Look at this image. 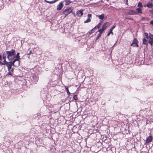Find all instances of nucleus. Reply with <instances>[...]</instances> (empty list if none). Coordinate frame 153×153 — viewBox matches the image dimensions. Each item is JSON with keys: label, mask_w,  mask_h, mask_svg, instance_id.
Masks as SVG:
<instances>
[{"label": "nucleus", "mask_w": 153, "mask_h": 153, "mask_svg": "<svg viewBox=\"0 0 153 153\" xmlns=\"http://www.w3.org/2000/svg\"><path fill=\"white\" fill-rule=\"evenodd\" d=\"M143 44L148 45V43L151 46L153 44V35L151 33L148 34L147 33H145L143 34Z\"/></svg>", "instance_id": "f257e3e1"}, {"label": "nucleus", "mask_w": 153, "mask_h": 153, "mask_svg": "<svg viewBox=\"0 0 153 153\" xmlns=\"http://www.w3.org/2000/svg\"><path fill=\"white\" fill-rule=\"evenodd\" d=\"M7 55V58L9 61L12 62L16 57L15 51L14 49H12L11 50L6 51Z\"/></svg>", "instance_id": "f03ea898"}, {"label": "nucleus", "mask_w": 153, "mask_h": 153, "mask_svg": "<svg viewBox=\"0 0 153 153\" xmlns=\"http://www.w3.org/2000/svg\"><path fill=\"white\" fill-rule=\"evenodd\" d=\"M73 10V8L71 7H67L66 9H65L63 11V14L65 15V17H66L69 14L71 13L72 12Z\"/></svg>", "instance_id": "7ed1b4c3"}, {"label": "nucleus", "mask_w": 153, "mask_h": 153, "mask_svg": "<svg viewBox=\"0 0 153 153\" xmlns=\"http://www.w3.org/2000/svg\"><path fill=\"white\" fill-rule=\"evenodd\" d=\"M13 65L15 67H18L20 65L19 59H15L12 62Z\"/></svg>", "instance_id": "20e7f679"}, {"label": "nucleus", "mask_w": 153, "mask_h": 153, "mask_svg": "<svg viewBox=\"0 0 153 153\" xmlns=\"http://www.w3.org/2000/svg\"><path fill=\"white\" fill-rule=\"evenodd\" d=\"M138 42L136 38H134L132 43L131 44V46L133 47H138Z\"/></svg>", "instance_id": "39448f33"}, {"label": "nucleus", "mask_w": 153, "mask_h": 153, "mask_svg": "<svg viewBox=\"0 0 153 153\" xmlns=\"http://www.w3.org/2000/svg\"><path fill=\"white\" fill-rule=\"evenodd\" d=\"M33 82L35 83H36L39 79V77L38 76V75L37 74H34L33 76Z\"/></svg>", "instance_id": "423d86ee"}, {"label": "nucleus", "mask_w": 153, "mask_h": 153, "mask_svg": "<svg viewBox=\"0 0 153 153\" xmlns=\"http://www.w3.org/2000/svg\"><path fill=\"white\" fill-rule=\"evenodd\" d=\"M64 4H63V2H61L58 4L57 7V10H60L62 9V7H63Z\"/></svg>", "instance_id": "0eeeda50"}, {"label": "nucleus", "mask_w": 153, "mask_h": 153, "mask_svg": "<svg viewBox=\"0 0 153 153\" xmlns=\"http://www.w3.org/2000/svg\"><path fill=\"white\" fill-rule=\"evenodd\" d=\"M83 10H78L76 13V15L78 16L81 17L82 16L83 14Z\"/></svg>", "instance_id": "6e6552de"}, {"label": "nucleus", "mask_w": 153, "mask_h": 153, "mask_svg": "<svg viewBox=\"0 0 153 153\" xmlns=\"http://www.w3.org/2000/svg\"><path fill=\"white\" fill-rule=\"evenodd\" d=\"M128 14L129 15H137V12L133 10H130L129 11Z\"/></svg>", "instance_id": "1a4fd4ad"}, {"label": "nucleus", "mask_w": 153, "mask_h": 153, "mask_svg": "<svg viewBox=\"0 0 153 153\" xmlns=\"http://www.w3.org/2000/svg\"><path fill=\"white\" fill-rule=\"evenodd\" d=\"M146 7L149 8L153 7V4L152 2H149L146 4Z\"/></svg>", "instance_id": "9d476101"}, {"label": "nucleus", "mask_w": 153, "mask_h": 153, "mask_svg": "<svg viewBox=\"0 0 153 153\" xmlns=\"http://www.w3.org/2000/svg\"><path fill=\"white\" fill-rule=\"evenodd\" d=\"M109 25V23L108 22H106L104 23L102 26V28L103 30L105 29L107 27H108Z\"/></svg>", "instance_id": "9b49d317"}, {"label": "nucleus", "mask_w": 153, "mask_h": 153, "mask_svg": "<svg viewBox=\"0 0 153 153\" xmlns=\"http://www.w3.org/2000/svg\"><path fill=\"white\" fill-rule=\"evenodd\" d=\"M152 140V137L151 136H150L146 140V143H149L151 142Z\"/></svg>", "instance_id": "f8f14e48"}, {"label": "nucleus", "mask_w": 153, "mask_h": 153, "mask_svg": "<svg viewBox=\"0 0 153 153\" xmlns=\"http://www.w3.org/2000/svg\"><path fill=\"white\" fill-rule=\"evenodd\" d=\"M96 16L99 19L103 20L104 18V15L103 14L100 15H96Z\"/></svg>", "instance_id": "ddd939ff"}, {"label": "nucleus", "mask_w": 153, "mask_h": 153, "mask_svg": "<svg viewBox=\"0 0 153 153\" xmlns=\"http://www.w3.org/2000/svg\"><path fill=\"white\" fill-rule=\"evenodd\" d=\"M136 12L137 13V14L140 13L142 14V8H138L136 9Z\"/></svg>", "instance_id": "4468645a"}, {"label": "nucleus", "mask_w": 153, "mask_h": 153, "mask_svg": "<svg viewBox=\"0 0 153 153\" xmlns=\"http://www.w3.org/2000/svg\"><path fill=\"white\" fill-rule=\"evenodd\" d=\"M65 88L66 91H67L68 95L69 96H70L71 94L69 91L68 87L67 86H65Z\"/></svg>", "instance_id": "2eb2a0df"}, {"label": "nucleus", "mask_w": 153, "mask_h": 153, "mask_svg": "<svg viewBox=\"0 0 153 153\" xmlns=\"http://www.w3.org/2000/svg\"><path fill=\"white\" fill-rule=\"evenodd\" d=\"M65 4L66 5H69L71 3V1L70 0H65Z\"/></svg>", "instance_id": "dca6fc26"}, {"label": "nucleus", "mask_w": 153, "mask_h": 153, "mask_svg": "<svg viewBox=\"0 0 153 153\" xmlns=\"http://www.w3.org/2000/svg\"><path fill=\"white\" fill-rule=\"evenodd\" d=\"M19 53H17L16 54V57L15 59H19L20 56H19Z\"/></svg>", "instance_id": "f3484780"}, {"label": "nucleus", "mask_w": 153, "mask_h": 153, "mask_svg": "<svg viewBox=\"0 0 153 153\" xmlns=\"http://www.w3.org/2000/svg\"><path fill=\"white\" fill-rule=\"evenodd\" d=\"M137 6L139 7V8H142L143 7L142 4L140 2L138 3Z\"/></svg>", "instance_id": "a211bd4d"}, {"label": "nucleus", "mask_w": 153, "mask_h": 153, "mask_svg": "<svg viewBox=\"0 0 153 153\" xmlns=\"http://www.w3.org/2000/svg\"><path fill=\"white\" fill-rule=\"evenodd\" d=\"M150 119H148V120L150 122H153V117L152 116L150 117Z\"/></svg>", "instance_id": "6ab92c4d"}, {"label": "nucleus", "mask_w": 153, "mask_h": 153, "mask_svg": "<svg viewBox=\"0 0 153 153\" xmlns=\"http://www.w3.org/2000/svg\"><path fill=\"white\" fill-rule=\"evenodd\" d=\"M6 53H4L2 55L3 58L4 60H6Z\"/></svg>", "instance_id": "aec40b11"}, {"label": "nucleus", "mask_w": 153, "mask_h": 153, "mask_svg": "<svg viewBox=\"0 0 153 153\" xmlns=\"http://www.w3.org/2000/svg\"><path fill=\"white\" fill-rule=\"evenodd\" d=\"M101 25V23H99L98 25H97L94 27V28H99V27H100Z\"/></svg>", "instance_id": "412c9836"}, {"label": "nucleus", "mask_w": 153, "mask_h": 153, "mask_svg": "<svg viewBox=\"0 0 153 153\" xmlns=\"http://www.w3.org/2000/svg\"><path fill=\"white\" fill-rule=\"evenodd\" d=\"M12 65L13 64L12 62H8V63L7 65V67H8L12 66Z\"/></svg>", "instance_id": "4be33fe9"}, {"label": "nucleus", "mask_w": 153, "mask_h": 153, "mask_svg": "<svg viewBox=\"0 0 153 153\" xmlns=\"http://www.w3.org/2000/svg\"><path fill=\"white\" fill-rule=\"evenodd\" d=\"M91 20L90 19L88 18L87 20H86L85 21H84V23H85L89 22H91Z\"/></svg>", "instance_id": "5701e85b"}, {"label": "nucleus", "mask_w": 153, "mask_h": 153, "mask_svg": "<svg viewBox=\"0 0 153 153\" xmlns=\"http://www.w3.org/2000/svg\"><path fill=\"white\" fill-rule=\"evenodd\" d=\"M11 67L12 66L8 67H7L8 70V71H10V70H11V71L12 72H13V69L12 68L11 69Z\"/></svg>", "instance_id": "b1692460"}, {"label": "nucleus", "mask_w": 153, "mask_h": 153, "mask_svg": "<svg viewBox=\"0 0 153 153\" xmlns=\"http://www.w3.org/2000/svg\"><path fill=\"white\" fill-rule=\"evenodd\" d=\"M104 30H103L102 28L99 30L98 31L100 32L99 33H101V34Z\"/></svg>", "instance_id": "393cba45"}, {"label": "nucleus", "mask_w": 153, "mask_h": 153, "mask_svg": "<svg viewBox=\"0 0 153 153\" xmlns=\"http://www.w3.org/2000/svg\"><path fill=\"white\" fill-rule=\"evenodd\" d=\"M3 65H7V64L8 63V62H7L6 61V60H4L3 61Z\"/></svg>", "instance_id": "a878e982"}, {"label": "nucleus", "mask_w": 153, "mask_h": 153, "mask_svg": "<svg viewBox=\"0 0 153 153\" xmlns=\"http://www.w3.org/2000/svg\"><path fill=\"white\" fill-rule=\"evenodd\" d=\"M74 99L75 100H77L78 98L77 97V96L76 95H74L73 97Z\"/></svg>", "instance_id": "bb28decb"}, {"label": "nucleus", "mask_w": 153, "mask_h": 153, "mask_svg": "<svg viewBox=\"0 0 153 153\" xmlns=\"http://www.w3.org/2000/svg\"><path fill=\"white\" fill-rule=\"evenodd\" d=\"M91 17V14H88V18L90 19Z\"/></svg>", "instance_id": "cd10ccee"}, {"label": "nucleus", "mask_w": 153, "mask_h": 153, "mask_svg": "<svg viewBox=\"0 0 153 153\" xmlns=\"http://www.w3.org/2000/svg\"><path fill=\"white\" fill-rule=\"evenodd\" d=\"M101 36V33H99L97 36V38H96V39L97 40L99 38V37Z\"/></svg>", "instance_id": "c85d7f7f"}, {"label": "nucleus", "mask_w": 153, "mask_h": 153, "mask_svg": "<svg viewBox=\"0 0 153 153\" xmlns=\"http://www.w3.org/2000/svg\"><path fill=\"white\" fill-rule=\"evenodd\" d=\"M32 53L31 51H28V52L27 53V54L28 55Z\"/></svg>", "instance_id": "c756f323"}, {"label": "nucleus", "mask_w": 153, "mask_h": 153, "mask_svg": "<svg viewBox=\"0 0 153 153\" xmlns=\"http://www.w3.org/2000/svg\"><path fill=\"white\" fill-rule=\"evenodd\" d=\"M7 74L9 75H12V74L11 73L10 71H9V72H8Z\"/></svg>", "instance_id": "7c9ffc66"}, {"label": "nucleus", "mask_w": 153, "mask_h": 153, "mask_svg": "<svg viewBox=\"0 0 153 153\" xmlns=\"http://www.w3.org/2000/svg\"><path fill=\"white\" fill-rule=\"evenodd\" d=\"M113 29H112V28H111L110 30V32L112 34V35L113 34V33L112 32V30Z\"/></svg>", "instance_id": "2f4dec72"}, {"label": "nucleus", "mask_w": 153, "mask_h": 153, "mask_svg": "<svg viewBox=\"0 0 153 153\" xmlns=\"http://www.w3.org/2000/svg\"><path fill=\"white\" fill-rule=\"evenodd\" d=\"M150 23L152 25H153V20L151 21L150 22Z\"/></svg>", "instance_id": "473e14b6"}, {"label": "nucleus", "mask_w": 153, "mask_h": 153, "mask_svg": "<svg viewBox=\"0 0 153 153\" xmlns=\"http://www.w3.org/2000/svg\"><path fill=\"white\" fill-rule=\"evenodd\" d=\"M150 12L153 15V10H150Z\"/></svg>", "instance_id": "72a5a7b5"}, {"label": "nucleus", "mask_w": 153, "mask_h": 153, "mask_svg": "<svg viewBox=\"0 0 153 153\" xmlns=\"http://www.w3.org/2000/svg\"><path fill=\"white\" fill-rule=\"evenodd\" d=\"M110 33H110V31L108 33V34H107V36H109L110 35Z\"/></svg>", "instance_id": "f704fd0d"}, {"label": "nucleus", "mask_w": 153, "mask_h": 153, "mask_svg": "<svg viewBox=\"0 0 153 153\" xmlns=\"http://www.w3.org/2000/svg\"><path fill=\"white\" fill-rule=\"evenodd\" d=\"M3 65V63L0 62V65L2 66Z\"/></svg>", "instance_id": "c9c22d12"}, {"label": "nucleus", "mask_w": 153, "mask_h": 153, "mask_svg": "<svg viewBox=\"0 0 153 153\" xmlns=\"http://www.w3.org/2000/svg\"><path fill=\"white\" fill-rule=\"evenodd\" d=\"M145 19H146V18L143 17H142L141 18L142 20H145Z\"/></svg>", "instance_id": "e433bc0d"}, {"label": "nucleus", "mask_w": 153, "mask_h": 153, "mask_svg": "<svg viewBox=\"0 0 153 153\" xmlns=\"http://www.w3.org/2000/svg\"><path fill=\"white\" fill-rule=\"evenodd\" d=\"M2 60V56L0 54V60Z\"/></svg>", "instance_id": "4c0bfd02"}, {"label": "nucleus", "mask_w": 153, "mask_h": 153, "mask_svg": "<svg viewBox=\"0 0 153 153\" xmlns=\"http://www.w3.org/2000/svg\"><path fill=\"white\" fill-rule=\"evenodd\" d=\"M115 27V25H114L112 27V29H114Z\"/></svg>", "instance_id": "58836bf2"}, {"label": "nucleus", "mask_w": 153, "mask_h": 153, "mask_svg": "<svg viewBox=\"0 0 153 153\" xmlns=\"http://www.w3.org/2000/svg\"><path fill=\"white\" fill-rule=\"evenodd\" d=\"M126 0V3L127 4H128L127 2H128V0Z\"/></svg>", "instance_id": "ea45409f"}, {"label": "nucleus", "mask_w": 153, "mask_h": 153, "mask_svg": "<svg viewBox=\"0 0 153 153\" xmlns=\"http://www.w3.org/2000/svg\"><path fill=\"white\" fill-rule=\"evenodd\" d=\"M143 6H144V7H146V5H143Z\"/></svg>", "instance_id": "a19ab883"}, {"label": "nucleus", "mask_w": 153, "mask_h": 153, "mask_svg": "<svg viewBox=\"0 0 153 153\" xmlns=\"http://www.w3.org/2000/svg\"><path fill=\"white\" fill-rule=\"evenodd\" d=\"M73 15H74V16H75V13H74Z\"/></svg>", "instance_id": "79ce46f5"}, {"label": "nucleus", "mask_w": 153, "mask_h": 153, "mask_svg": "<svg viewBox=\"0 0 153 153\" xmlns=\"http://www.w3.org/2000/svg\"><path fill=\"white\" fill-rule=\"evenodd\" d=\"M73 15H74V16H75V13H74Z\"/></svg>", "instance_id": "37998d69"}, {"label": "nucleus", "mask_w": 153, "mask_h": 153, "mask_svg": "<svg viewBox=\"0 0 153 153\" xmlns=\"http://www.w3.org/2000/svg\"><path fill=\"white\" fill-rule=\"evenodd\" d=\"M107 1H108L109 0H107Z\"/></svg>", "instance_id": "c03bdc74"}]
</instances>
